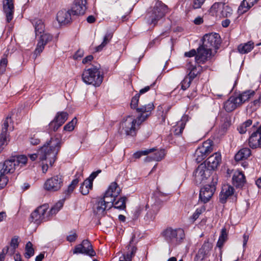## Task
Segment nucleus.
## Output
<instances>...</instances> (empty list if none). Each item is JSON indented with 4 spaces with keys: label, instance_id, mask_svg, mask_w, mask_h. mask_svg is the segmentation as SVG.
Returning <instances> with one entry per match:
<instances>
[{
    "label": "nucleus",
    "instance_id": "nucleus-30",
    "mask_svg": "<svg viewBox=\"0 0 261 261\" xmlns=\"http://www.w3.org/2000/svg\"><path fill=\"white\" fill-rule=\"evenodd\" d=\"M255 92L252 90H248L240 94L238 96H236L240 106H241L245 101L248 100L252 97Z\"/></svg>",
    "mask_w": 261,
    "mask_h": 261
},
{
    "label": "nucleus",
    "instance_id": "nucleus-23",
    "mask_svg": "<svg viewBox=\"0 0 261 261\" xmlns=\"http://www.w3.org/2000/svg\"><path fill=\"white\" fill-rule=\"evenodd\" d=\"M53 39L52 36L49 34L45 33L40 37L37 43V47L34 51V54L37 56L43 51L44 46Z\"/></svg>",
    "mask_w": 261,
    "mask_h": 261
},
{
    "label": "nucleus",
    "instance_id": "nucleus-28",
    "mask_svg": "<svg viewBox=\"0 0 261 261\" xmlns=\"http://www.w3.org/2000/svg\"><path fill=\"white\" fill-rule=\"evenodd\" d=\"M232 182L237 187H242L245 182V177L240 171H236L232 177Z\"/></svg>",
    "mask_w": 261,
    "mask_h": 261
},
{
    "label": "nucleus",
    "instance_id": "nucleus-41",
    "mask_svg": "<svg viewBox=\"0 0 261 261\" xmlns=\"http://www.w3.org/2000/svg\"><path fill=\"white\" fill-rule=\"evenodd\" d=\"M82 176V173H77L75 176V178L74 179L71 184L68 186L67 191L68 193H71L75 188L76 185L80 180H81V177Z\"/></svg>",
    "mask_w": 261,
    "mask_h": 261
},
{
    "label": "nucleus",
    "instance_id": "nucleus-58",
    "mask_svg": "<svg viewBox=\"0 0 261 261\" xmlns=\"http://www.w3.org/2000/svg\"><path fill=\"white\" fill-rule=\"evenodd\" d=\"M101 172V170H97L96 172H94L91 174L90 176L87 178L86 180H89L91 183L93 184V181L94 178L98 175V174Z\"/></svg>",
    "mask_w": 261,
    "mask_h": 261
},
{
    "label": "nucleus",
    "instance_id": "nucleus-46",
    "mask_svg": "<svg viewBox=\"0 0 261 261\" xmlns=\"http://www.w3.org/2000/svg\"><path fill=\"white\" fill-rule=\"evenodd\" d=\"M17 166L22 167L25 165L28 161V158L24 155H18L13 158Z\"/></svg>",
    "mask_w": 261,
    "mask_h": 261
},
{
    "label": "nucleus",
    "instance_id": "nucleus-40",
    "mask_svg": "<svg viewBox=\"0 0 261 261\" xmlns=\"http://www.w3.org/2000/svg\"><path fill=\"white\" fill-rule=\"evenodd\" d=\"M82 176V173H77L75 176V178L74 179L71 184L68 186L67 191L68 193H71L75 188L76 185L80 180H81V177Z\"/></svg>",
    "mask_w": 261,
    "mask_h": 261
},
{
    "label": "nucleus",
    "instance_id": "nucleus-33",
    "mask_svg": "<svg viewBox=\"0 0 261 261\" xmlns=\"http://www.w3.org/2000/svg\"><path fill=\"white\" fill-rule=\"evenodd\" d=\"M251 154V150L248 148H243L240 150L235 155L234 158L237 161L247 159Z\"/></svg>",
    "mask_w": 261,
    "mask_h": 261
},
{
    "label": "nucleus",
    "instance_id": "nucleus-14",
    "mask_svg": "<svg viewBox=\"0 0 261 261\" xmlns=\"http://www.w3.org/2000/svg\"><path fill=\"white\" fill-rule=\"evenodd\" d=\"M113 206L107 202V199L103 197L99 198L95 203L93 207V212L98 218L103 216L106 214L107 209L109 210Z\"/></svg>",
    "mask_w": 261,
    "mask_h": 261
},
{
    "label": "nucleus",
    "instance_id": "nucleus-35",
    "mask_svg": "<svg viewBox=\"0 0 261 261\" xmlns=\"http://www.w3.org/2000/svg\"><path fill=\"white\" fill-rule=\"evenodd\" d=\"M33 24L35 28V31L36 34H41L42 32L44 31V22L41 19H35L33 22Z\"/></svg>",
    "mask_w": 261,
    "mask_h": 261
},
{
    "label": "nucleus",
    "instance_id": "nucleus-63",
    "mask_svg": "<svg viewBox=\"0 0 261 261\" xmlns=\"http://www.w3.org/2000/svg\"><path fill=\"white\" fill-rule=\"evenodd\" d=\"M9 250V248L8 247L6 248H4L0 253V261H4L5 257V254L7 253Z\"/></svg>",
    "mask_w": 261,
    "mask_h": 261
},
{
    "label": "nucleus",
    "instance_id": "nucleus-2",
    "mask_svg": "<svg viewBox=\"0 0 261 261\" xmlns=\"http://www.w3.org/2000/svg\"><path fill=\"white\" fill-rule=\"evenodd\" d=\"M63 205V201H60L56 203L49 211H47L49 208L48 204H44L39 206L31 213L30 220L37 224L47 221L56 215Z\"/></svg>",
    "mask_w": 261,
    "mask_h": 261
},
{
    "label": "nucleus",
    "instance_id": "nucleus-25",
    "mask_svg": "<svg viewBox=\"0 0 261 261\" xmlns=\"http://www.w3.org/2000/svg\"><path fill=\"white\" fill-rule=\"evenodd\" d=\"M234 193V189L230 185H224L219 195L220 201L222 203L226 202L227 199Z\"/></svg>",
    "mask_w": 261,
    "mask_h": 261
},
{
    "label": "nucleus",
    "instance_id": "nucleus-11",
    "mask_svg": "<svg viewBox=\"0 0 261 261\" xmlns=\"http://www.w3.org/2000/svg\"><path fill=\"white\" fill-rule=\"evenodd\" d=\"M63 179L61 175H56L48 178L44 184V188L49 192H56L63 186Z\"/></svg>",
    "mask_w": 261,
    "mask_h": 261
},
{
    "label": "nucleus",
    "instance_id": "nucleus-54",
    "mask_svg": "<svg viewBox=\"0 0 261 261\" xmlns=\"http://www.w3.org/2000/svg\"><path fill=\"white\" fill-rule=\"evenodd\" d=\"M76 118H73L70 122L66 124L64 127V129L66 131H72L74 128V125L76 123Z\"/></svg>",
    "mask_w": 261,
    "mask_h": 261
},
{
    "label": "nucleus",
    "instance_id": "nucleus-18",
    "mask_svg": "<svg viewBox=\"0 0 261 261\" xmlns=\"http://www.w3.org/2000/svg\"><path fill=\"white\" fill-rule=\"evenodd\" d=\"M87 0H75L70 11L72 15H83L87 9Z\"/></svg>",
    "mask_w": 261,
    "mask_h": 261
},
{
    "label": "nucleus",
    "instance_id": "nucleus-16",
    "mask_svg": "<svg viewBox=\"0 0 261 261\" xmlns=\"http://www.w3.org/2000/svg\"><path fill=\"white\" fill-rule=\"evenodd\" d=\"M139 97V94H137L133 97L130 103L131 108L136 109L137 112L141 113V115H145V113H150V112L154 109V106L152 103H149L147 105L142 106L140 108H137L138 104ZM148 114H150V113Z\"/></svg>",
    "mask_w": 261,
    "mask_h": 261
},
{
    "label": "nucleus",
    "instance_id": "nucleus-62",
    "mask_svg": "<svg viewBox=\"0 0 261 261\" xmlns=\"http://www.w3.org/2000/svg\"><path fill=\"white\" fill-rule=\"evenodd\" d=\"M197 55L196 51L195 49H192L188 52H186L185 53V56L187 57H192L194 56H196Z\"/></svg>",
    "mask_w": 261,
    "mask_h": 261
},
{
    "label": "nucleus",
    "instance_id": "nucleus-51",
    "mask_svg": "<svg viewBox=\"0 0 261 261\" xmlns=\"http://www.w3.org/2000/svg\"><path fill=\"white\" fill-rule=\"evenodd\" d=\"M137 250V248L135 247H132L130 253H128L126 254H123L122 258L125 259V261H132L133 256L135 255Z\"/></svg>",
    "mask_w": 261,
    "mask_h": 261
},
{
    "label": "nucleus",
    "instance_id": "nucleus-52",
    "mask_svg": "<svg viewBox=\"0 0 261 261\" xmlns=\"http://www.w3.org/2000/svg\"><path fill=\"white\" fill-rule=\"evenodd\" d=\"M206 0H192L191 7L194 9H200L204 4Z\"/></svg>",
    "mask_w": 261,
    "mask_h": 261
},
{
    "label": "nucleus",
    "instance_id": "nucleus-34",
    "mask_svg": "<svg viewBox=\"0 0 261 261\" xmlns=\"http://www.w3.org/2000/svg\"><path fill=\"white\" fill-rule=\"evenodd\" d=\"M257 1L258 0H244L239 6V10L241 13H244L256 4Z\"/></svg>",
    "mask_w": 261,
    "mask_h": 261
},
{
    "label": "nucleus",
    "instance_id": "nucleus-64",
    "mask_svg": "<svg viewBox=\"0 0 261 261\" xmlns=\"http://www.w3.org/2000/svg\"><path fill=\"white\" fill-rule=\"evenodd\" d=\"M155 84V82H154L152 84H151L150 86H146L145 87H144V88L141 89L139 91V95L140 94H144L145 93V92L148 91L149 90V89H150V87H153Z\"/></svg>",
    "mask_w": 261,
    "mask_h": 261
},
{
    "label": "nucleus",
    "instance_id": "nucleus-7",
    "mask_svg": "<svg viewBox=\"0 0 261 261\" xmlns=\"http://www.w3.org/2000/svg\"><path fill=\"white\" fill-rule=\"evenodd\" d=\"M17 166L14 159L6 161L4 164L0 163V189L7 184L8 179L5 174L13 173Z\"/></svg>",
    "mask_w": 261,
    "mask_h": 261
},
{
    "label": "nucleus",
    "instance_id": "nucleus-1",
    "mask_svg": "<svg viewBox=\"0 0 261 261\" xmlns=\"http://www.w3.org/2000/svg\"><path fill=\"white\" fill-rule=\"evenodd\" d=\"M61 139V136L60 134L51 137L49 141L46 142L41 147L38 152V154H31L30 159L32 161H35L37 158L41 161L48 160L49 165L52 166L56 161V156L60 148Z\"/></svg>",
    "mask_w": 261,
    "mask_h": 261
},
{
    "label": "nucleus",
    "instance_id": "nucleus-39",
    "mask_svg": "<svg viewBox=\"0 0 261 261\" xmlns=\"http://www.w3.org/2000/svg\"><path fill=\"white\" fill-rule=\"evenodd\" d=\"M232 10L228 5L223 3V7L221 8L220 11V17H228L232 14Z\"/></svg>",
    "mask_w": 261,
    "mask_h": 261
},
{
    "label": "nucleus",
    "instance_id": "nucleus-56",
    "mask_svg": "<svg viewBox=\"0 0 261 261\" xmlns=\"http://www.w3.org/2000/svg\"><path fill=\"white\" fill-rule=\"evenodd\" d=\"M73 254H85V251L84 250L83 245H82V243L75 246L74 249L73 251Z\"/></svg>",
    "mask_w": 261,
    "mask_h": 261
},
{
    "label": "nucleus",
    "instance_id": "nucleus-43",
    "mask_svg": "<svg viewBox=\"0 0 261 261\" xmlns=\"http://www.w3.org/2000/svg\"><path fill=\"white\" fill-rule=\"evenodd\" d=\"M112 38V33H107L104 38L102 42L98 46L96 47V51H99L108 43Z\"/></svg>",
    "mask_w": 261,
    "mask_h": 261
},
{
    "label": "nucleus",
    "instance_id": "nucleus-9",
    "mask_svg": "<svg viewBox=\"0 0 261 261\" xmlns=\"http://www.w3.org/2000/svg\"><path fill=\"white\" fill-rule=\"evenodd\" d=\"M217 183V177H213V182L211 185H206L200 191L199 200L205 203L210 201L216 190V185Z\"/></svg>",
    "mask_w": 261,
    "mask_h": 261
},
{
    "label": "nucleus",
    "instance_id": "nucleus-29",
    "mask_svg": "<svg viewBox=\"0 0 261 261\" xmlns=\"http://www.w3.org/2000/svg\"><path fill=\"white\" fill-rule=\"evenodd\" d=\"M155 151L153 155H149L145 158V162H151L152 161H160L162 160L165 155V150L164 149H160L156 150L155 149L153 152Z\"/></svg>",
    "mask_w": 261,
    "mask_h": 261
},
{
    "label": "nucleus",
    "instance_id": "nucleus-4",
    "mask_svg": "<svg viewBox=\"0 0 261 261\" xmlns=\"http://www.w3.org/2000/svg\"><path fill=\"white\" fill-rule=\"evenodd\" d=\"M169 9L165 4L161 1L155 3L154 7L146 15L147 23L154 27L158 21L165 16L168 12Z\"/></svg>",
    "mask_w": 261,
    "mask_h": 261
},
{
    "label": "nucleus",
    "instance_id": "nucleus-32",
    "mask_svg": "<svg viewBox=\"0 0 261 261\" xmlns=\"http://www.w3.org/2000/svg\"><path fill=\"white\" fill-rule=\"evenodd\" d=\"M187 69L189 71L188 76L193 80L200 73L201 67L200 66L197 67L189 63L187 65Z\"/></svg>",
    "mask_w": 261,
    "mask_h": 261
},
{
    "label": "nucleus",
    "instance_id": "nucleus-5",
    "mask_svg": "<svg viewBox=\"0 0 261 261\" xmlns=\"http://www.w3.org/2000/svg\"><path fill=\"white\" fill-rule=\"evenodd\" d=\"M149 115L141 114L136 119L131 116H128L122 121L120 124L121 132L124 131L126 135L134 136L136 133V124H140Z\"/></svg>",
    "mask_w": 261,
    "mask_h": 261
},
{
    "label": "nucleus",
    "instance_id": "nucleus-26",
    "mask_svg": "<svg viewBox=\"0 0 261 261\" xmlns=\"http://www.w3.org/2000/svg\"><path fill=\"white\" fill-rule=\"evenodd\" d=\"M241 106L236 96H232L224 102V108L228 112H232L237 108Z\"/></svg>",
    "mask_w": 261,
    "mask_h": 261
},
{
    "label": "nucleus",
    "instance_id": "nucleus-47",
    "mask_svg": "<svg viewBox=\"0 0 261 261\" xmlns=\"http://www.w3.org/2000/svg\"><path fill=\"white\" fill-rule=\"evenodd\" d=\"M25 257L27 258H30L34 255V249L33 248V244L31 242H28L25 245Z\"/></svg>",
    "mask_w": 261,
    "mask_h": 261
},
{
    "label": "nucleus",
    "instance_id": "nucleus-59",
    "mask_svg": "<svg viewBox=\"0 0 261 261\" xmlns=\"http://www.w3.org/2000/svg\"><path fill=\"white\" fill-rule=\"evenodd\" d=\"M260 98L254 100L252 102L250 103V107L253 108V109H256L258 108L260 106Z\"/></svg>",
    "mask_w": 261,
    "mask_h": 261
},
{
    "label": "nucleus",
    "instance_id": "nucleus-10",
    "mask_svg": "<svg viewBox=\"0 0 261 261\" xmlns=\"http://www.w3.org/2000/svg\"><path fill=\"white\" fill-rule=\"evenodd\" d=\"M221 44L220 36L218 33L205 34L203 38V45L205 47L218 49Z\"/></svg>",
    "mask_w": 261,
    "mask_h": 261
},
{
    "label": "nucleus",
    "instance_id": "nucleus-55",
    "mask_svg": "<svg viewBox=\"0 0 261 261\" xmlns=\"http://www.w3.org/2000/svg\"><path fill=\"white\" fill-rule=\"evenodd\" d=\"M8 64V60L6 57H3L0 60V73H3Z\"/></svg>",
    "mask_w": 261,
    "mask_h": 261
},
{
    "label": "nucleus",
    "instance_id": "nucleus-22",
    "mask_svg": "<svg viewBox=\"0 0 261 261\" xmlns=\"http://www.w3.org/2000/svg\"><path fill=\"white\" fill-rule=\"evenodd\" d=\"M221 162V155L220 153L216 152L209 156L206 161V166L211 170H215Z\"/></svg>",
    "mask_w": 261,
    "mask_h": 261
},
{
    "label": "nucleus",
    "instance_id": "nucleus-27",
    "mask_svg": "<svg viewBox=\"0 0 261 261\" xmlns=\"http://www.w3.org/2000/svg\"><path fill=\"white\" fill-rule=\"evenodd\" d=\"M160 210V207L158 204L155 203L152 205L147 211L144 219L147 221H153L155 219Z\"/></svg>",
    "mask_w": 261,
    "mask_h": 261
},
{
    "label": "nucleus",
    "instance_id": "nucleus-17",
    "mask_svg": "<svg viewBox=\"0 0 261 261\" xmlns=\"http://www.w3.org/2000/svg\"><path fill=\"white\" fill-rule=\"evenodd\" d=\"M248 144L252 148L261 147V125L251 134L248 139Z\"/></svg>",
    "mask_w": 261,
    "mask_h": 261
},
{
    "label": "nucleus",
    "instance_id": "nucleus-6",
    "mask_svg": "<svg viewBox=\"0 0 261 261\" xmlns=\"http://www.w3.org/2000/svg\"><path fill=\"white\" fill-rule=\"evenodd\" d=\"M162 235L169 244L173 245L181 243L185 237L184 230L180 228L168 227L162 232Z\"/></svg>",
    "mask_w": 261,
    "mask_h": 261
},
{
    "label": "nucleus",
    "instance_id": "nucleus-48",
    "mask_svg": "<svg viewBox=\"0 0 261 261\" xmlns=\"http://www.w3.org/2000/svg\"><path fill=\"white\" fill-rule=\"evenodd\" d=\"M126 198L124 197H121L115 203H113V206H114V207L115 208L119 210H123L126 207Z\"/></svg>",
    "mask_w": 261,
    "mask_h": 261
},
{
    "label": "nucleus",
    "instance_id": "nucleus-3",
    "mask_svg": "<svg viewBox=\"0 0 261 261\" xmlns=\"http://www.w3.org/2000/svg\"><path fill=\"white\" fill-rule=\"evenodd\" d=\"M83 81L87 85L99 86L103 81V74L99 66L92 65L84 69L82 74Z\"/></svg>",
    "mask_w": 261,
    "mask_h": 261
},
{
    "label": "nucleus",
    "instance_id": "nucleus-21",
    "mask_svg": "<svg viewBox=\"0 0 261 261\" xmlns=\"http://www.w3.org/2000/svg\"><path fill=\"white\" fill-rule=\"evenodd\" d=\"M3 11L7 22H10L13 18L14 7L13 0H4Z\"/></svg>",
    "mask_w": 261,
    "mask_h": 261
},
{
    "label": "nucleus",
    "instance_id": "nucleus-24",
    "mask_svg": "<svg viewBox=\"0 0 261 261\" xmlns=\"http://www.w3.org/2000/svg\"><path fill=\"white\" fill-rule=\"evenodd\" d=\"M72 15L70 10H62L57 13V20L59 23L66 24L71 21Z\"/></svg>",
    "mask_w": 261,
    "mask_h": 261
},
{
    "label": "nucleus",
    "instance_id": "nucleus-49",
    "mask_svg": "<svg viewBox=\"0 0 261 261\" xmlns=\"http://www.w3.org/2000/svg\"><path fill=\"white\" fill-rule=\"evenodd\" d=\"M154 150H155L154 148L139 151L134 153L133 157L135 159H139L142 155H146L153 152Z\"/></svg>",
    "mask_w": 261,
    "mask_h": 261
},
{
    "label": "nucleus",
    "instance_id": "nucleus-15",
    "mask_svg": "<svg viewBox=\"0 0 261 261\" xmlns=\"http://www.w3.org/2000/svg\"><path fill=\"white\" fill-rule=\"evenodd\" d=\"M212 56V50L210 48L205 47L203 45L197 49L195 61L198 64H204Z\"/></svg>",
    "mask_w": 261,
    "mask_h": 261
},
{
    "label": "nucleus",
    "instance_id": "nucleus-38",
    "mask_svg": "<svg viewBox=\"0 0 261 261\" xmlns=\"http://www.w3.org/2000/svg\"><path fill=\"white\" fill-rule=\"evenodd\" d=\"M93 184L89 180H85L80 187V191L81 193L86 195L89 192V190L92 188Z\"/></svg>",
    "mask_w": 261,
    "mask_h": 261
},
{
    "label": "nucleus",
    "instance_id": "nucleus-37",
    "mask_svg": "<svg viewBox=\"0 0 261 261\" xmlns=\"http://www.w3.org/2000/svg\"><path fill=\"white\" fill-rule=\"evenodd\" d=\"M186 123L184 120H181L178 121L176 124L173 126V131L174 135L179 136L181 134L185 127Z\"/></svg>",
    "mask_w": 261,
    "mask_h": 261
},
{
    "label": "nucleus",
    "instance_id": "nucleus-57",
    "mask_svg": "<svg viewBox=\"0 0 261 261\" xmlns=\"http://www.w3.org/2000/svg\"><path fill=\"white\" fill-rule=\"evenodd\" d=\"M77 237V234L75 231H71L70 234L67 236V240L69 242H73L76 240Z\"/></svg>",
    "mask_w": 261,
    "mask_h": 261
},
{
    "label": "nucleus",
    "instance_id": "nucleus-19",
    "mask_svg": "<svg viewBox=\"0 0 261 261\" xmlns=\"http://www.w3.org/2000/svg\"><path fill=\"white\" fill-rule=\"evenodd\" d=\"M68 115L66 112L58 113L54 120L50 123V127L53 128L54 131L57 130L66 121Z\"/></svg>",
    "mask_w": 261,
    "mask_h": 261
},
{
    "label": "nucleus",
    "instance_id": "nucleus-20",
    "mask_svg": "<svg viewBox=\"0 0 261 261\" xmlns=\"http://www.w3.org/2000/svg\"><path fill=\"white\" fill-rule=\"evenodd\" d=\"M12 122L11 117L8 116L3 124L2 133L0 135V152L7 144V132L9 124Z\"/></svg>",
    "mask_w": 261,
    "mask_h": 261
},
{
    "label": "nucleus",
    "instance_id": "nucleus-44",
    "mask_svg": "<svg viewBox=\"0 0 261 261\" xmlns=\"http://www.w3.org/2000/svg\"><path fill=\"white\" fill-rule=\"evenodd\" d=\"M252 123V121L251 119H248L243 123L241 124L238 127V130L240 134L245 133L248 127L251 126Z\"/></svg>",
    "mask_w": 261,
    "mask_h": 261
},
{
    "label": "nucleus",
    "instance_id": "nucleus-8",
    "mask_svg": "<svg viewBox=\"0 0 261 261\" xmlns=\"http://www.w3.org/2000/svg\"><path fill=\"white\" fill-rule=\"evenodd\" d=\"M213 142L207 140L198 146L195 152L194 156L197 163H200L213 151Z\"/></svg>",
    "mask_w": 261,
    "mask_h": 261
},
{
    "label": "nucleus",
    "instance_id": "nucleus-53",
    "mask_svg": "<svg viewBox=\"0 0 261 261\" xmlns=\"http://www.w3.org/2000/svg\"><path fill=\"white\" fill-rule=\"evenodd\" d=\"M193 80L189 76L186 77L181 82V88L183 90H186L190 85L191 81Z\"/></svg>",
    "mask_w": 261,
    "mask_h": 261
},
{
    "label": "nucleus",
    "instance_id": "nucleus-13",
    "mask_svg": "<svg viewBox=\"0 0 261 261\" xmlns=\"http://www.w3.org/2000/svg\"><path fill=\"white\" fill-rule=\"evenodd\" d=\"M212 174L211 170L206 166V164H201L196 169L194 172L196 182L197 184H200L205 180L207 177H210Z\"/></svg>",
    "mask_w": 261,
    "mask_h": 261
},
{
    "label": "nucleus",
    "instance_id": "nucleus-61",
    "mask_svg": "<svg viewBox=\"0 0 261 261\" xmlns=\"http://www.w3.org/2000/svg\"><path fill=\"white\" fill-rule=\"evenodd\" d=\"M249 234H247V233L244 234V235L243 236V247L244 250H245L246 248V245H247V242L249 240Z\"/></svg>",
    "mask_w": 261,
    "mask_h": 261
},
{
    "label": "nucleus",
    "instance_id": "nucleus-12",
    "mask_svg": "<svg viewBox=\"0 0 261 261\" xmlns=\"http://www.w3.org/2000/svg\"><path fill=\"white\" fill-rule=\"evenodd\" d=\"M120 188L118 187L117 184L113 182L109 186L103 197L107 199L108 203L113 205L116 198L120 194Z\"/></svg>",
    "mask_w": 261,
    "mask_h": 261
},
{
    "label": "nucleus",
    "instance_id": "nucleus-50",
    "mask_svg": "<svg viewBox=\"0 0 261 261\" xmlns=\"http://www.w3.org/2000/svg\"><path fill=\"white\" fill-rule=\"evenodd\" d=\"M205 211V208L204 206H202L200 207H198L196 209L195 212L193 214L192 216L191 217L192 221L194 222L199 217V216L203 213Z\"/></svg>",
    "mask_w": 261,
    "mask_h": 261
},
{
    "label": "nucleus",
    "instance_id": "nucleus-31",
    "mask_svg": "<svg viewBox=\"0 0 261 261\" xmlns=\"http://www.w3.org/2000/svg\"><path fill=\"white\" fill-rule=\"evenodd\" d=\"M253 48L254 43L252 41H248L240 44L238 47V50L240 54H245L250 52Z\"/></svg>",
    "mask_w": 261,
    "mask_h": 261
},
{
    "label": "nucleus",
    "instance_id": "nucleus-60",
    "mask_svg": "<svg viewBox=\"0 0 261 261\" xmlns=\"http://www.w3.org/2000/svg\"><path fill=\"white\" fill-rule=\"evenodd\" d=\"M10 245L11 247H12V252H13L18 245V239L16 238H13L11 240Z\"/></svg>",
    "mask_w": 261,
    "mask_h": 261
},
{
    "label": "nucleus",
    "instance_id": "nucleus-36",
    "mask_svg": "<svg viewBox=\"0 0 261 261\" xmlns=\"http://www.w3.org/2000/svg\"><path fill=\"white\" fill-rule=\"evenodd\" d=\"M82 243L86 254L90 256H94L95 255V252L92 249V245L88 240H85Z\"/></svg>",
    "mask_w": 261,
    "mask_h": 261
},
{
    "label": "nucleus",
    "instance_id": "nucleus-45",
    "mask_svg": "<svg viewBox=\"0 0 261 261\" xmlns=\"http://www.w3.org/2000/svg\"><path fill=\"white\" fill-rule=\"evenodd\" d=\"M223 7L222 3H216L212 5L210 9V12L212 15H216V16H219L220 11L221 7Z\"/></svg>",
    "mask_w": 261,
    "mask_h": 261
},
{
    "label": "nucleus",
    "instance_id": "nucleus-42",
    "mask_svg": "<svg viewBox=\"0 0 261 261\" xmlns=\"http://www.w3.org/2000/svg\"><path fill=\"white\" fill-rule=\"evenodd\" d=\"M227 233L225 229H222L221 230V234L219 237V240L217 243V246L219 248H221L224 243L227 240Z\"/></svg>",
    "mask_w": 261,
    "mask_h": 261
}]
</instances>
